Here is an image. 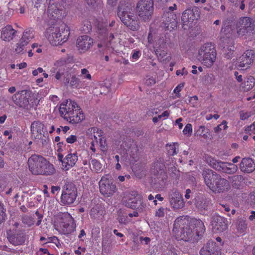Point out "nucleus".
I'll return each instance as SVG.
<instances>
[{"label":"nucleus","instance_id":"27","mask_svg":"<svg viewBox=\"0 0 255 255\" xmlns=\"http://www.w3.org/2000/svg\"><path fill=\"white\" fill-rule=\"evenodd\" d=\"M196 16L193 11L188 9L185 10L182 15V21L184 25L191 23L196 19Z\"/></svg>","mask_w":255,"mask_h":255},{"label":"nucleus","instance_id":"23","mask_svg":"<svg viewBox=\"0 0 255 255\" xmlns=\"http://www.w3.org/2000/svg\"><path fill=\"white\" fill-rule=\"evenodd\" d=\"M31 134L35 138H41L44 134V125L39 122H34L31 125Z\"/></svg>","mask_w":255,"mask_h":255},{"label":"nucleus","instance_id":"53","mask_svg":"<svg viewBox=\"0 0 255 255\" xmlns=\"http://www.w3.org/2000/svg\"><path fill=\"white\" fill-rule=\"evenodd\" d=\"M140 53L138 51H134L132 54L131 58L133 61L136 60L139 58Z\"/></svg>","mask_w":255,"mask_h":255},{"label":"nucleus","instance_id":"34","mask_svg":"<svg viewBox=\"0 0 255 255\" xmlns=\"http://www.w3.org/2000/svg\"><path fill=\"white\" fill-rule=\"evenodd\" d=\"M177 146L178 144L175 143L172 144H167L166 147L168 153L170 155H174L177 154Z\"/></svg>","mask_w":255,"mask_h":255},{"label":"nucleus","instance_id":"45","mask_svg":"<svg viewBox=\"0 0 255 255\" xmlns=\"http://www.w3.org/2000/svg\"><path fill=\"white\" fill-rule=\"evenodd\" d=\"M81 75L83 76L84 78L91 80L92 78L91 74L89 73L88 70L86 68L81 69Z\"/></svg>","mask_w":255,"mask_h":255},{"label":"nucleus","instance_id":"51","mask_svg":"<svg viewBox=\"0 0 255 255\" xmlns=\"http://www.w3.org/2000/svg\"><path fill=\"white\" fill-rule=\"evenodd\" d=\"M188 72L186 70L185 68H183L182 70H178L176 71V74L177 76H179L180 75H187Z\"/></svg>","mask_w":255,"mask_h":255},{"label":"nucleus","instance_id":"1","mask_svg":"<svg viewBox=\"0 0 255 255\" xmlns=\"http://www.w3.org/2000/svg\"><path fill=\"white\" fill-rule=\"evenodd\" d=\"M202 175L206 185L213 192L223 193L230 189L229 181L212 170H205Z\"/></svg>","mask_w":255,"mask_h":255},{"label":"nucleus","instance_id":"29","mask_svg":"<svg viewBox=\"0 0 255 255\" xmlns=\"http://www.w3.org/2000/svg\"><path fill=\"white\" fill-rule=\"evenodd\" d=\"M9 242L14 246H19L24 243L25 239L21 234H14L8 237Z\"/></svg>","mask_w":255,"mask_h":255},{"label":"nucleus","instance_id":"2","mask_svg":"<svg viewBox=\"0 0 255 255\" xmlns=\"http://www.w3.org/2000/svg\"><path fill=\"white\" fill-rule=\"evenodd\" d=\"M59 111L61 117L73 124L80 123L85 119L77 103L71 100L64 101L60 105Z\"/></svg>","mask_w":255,"mask_h":255},{"label":"nucleus","instance_id":"21","mask_svg":"<svg viewBox=\"0 0 255 255\" xmlns=\"http://www.w3.org/2000/svg\"><path fill=\"white\" fill-rule=\"evenodd\" d=\"M60 160L62 162L63 169L68 170L75 165L78 160V156L76 153H70L68 154L63 160Z\"/></svg>","mask_w":255,"mask_h":255},{"label":"nucleus","instance_id":"19","mask_svg":"<svg viewBox=\"0 0 255 255\" xmlns=\"http://www.w3.org/2000/svg\"><path fill=\"white\" fill-rule=\"evenodd\" d=\"M93 40L87 35L79 37L77 39L76 46L78 51L84 53L88 51L93 45Z\"/></svg>","mask_w":255,"mask_h":255},{"label":"nucleus","instance_id":"28","mask_svg":"<svg viewBox=\"0 0 255 255\" xmlns=\"http://www.w3.org/2000/svg\"><path fill=\"white\" fill-rule=\"evenodd\" d=\"M87 133L89 137H90L92 140L94 139V140L97 143L98 139L102 136L103 131L97 128L93 127L89 128Z\"/></svg>","mask_w":255,"mask_h":255},{"label":"nucleus","instance_id":"55","mask_svg":"<svg viewBox=\"0 0 255 255\" xmlns=\"http://www.w3.org/2000/svg\"><path fill=\"white\" fill-rule=\"evenodd\" d=\"M169 115L170 112L168 111H165L161 115H158V117L160 119H161L162 118L166 119L169 117Z\"/></svg>","mask_w":255,"mask_h":255},{"label":"nucleus","instance_id":"60","mask_svg":"<svg viewBox=\"0 0 255 255\" xmlns=\"http://www.w3.org/2000/svg\"><path fill=\"white\" fill-rule=\"evenodd\" d=\"M78 79L74 76L72 77L70 83L72 86H74L78 83Z\"/></svg>","mask_w":255,"mask_h":255},{"label":"nucleus","instance_id":"22","mask_svg":"<svg viewBox=\"0 0 255 255\" xmlns=\"http://www.w3.org/2000/svg\"><path fill=\"white\" fill-rule=\"evenodd\" d=\"M60 219L59 226L63 228L64 231H67V229L70 226H72L74 223V220L72 216L68 213H63L58 215Z\"/></svg>","mask_w":255,"mask_h":255},{"label":"nucleus","instance_id":"9","mask_svg":"<svg viewBox=\"0 0 255 255\" xmlns=\"http://www.w3.org/2000/svg\"><path fill=\"white\" fill-rule=\"evenodd\" d=\"M136 11L141 20H150L153 11V0H139L136 5Z\"/></svg>","mask_w":255,"mask_h":255},{"label":"nucleus","instance_id":"16","mask_svg":"<svg viewBox=\"0 0 255 255\" xmlns=\"http://www.w3.org/2000/svg\"><path fill=\"white\" fill-rule=\"evenodd\" d=\"M255 53L252 50H247L242 56L239 57L236 63L238 68L247 69L253 62Z\"/></svg>","mask_w":255,"mask_h":255},{"label":"nucleus","instance_id":"20","mask_svg":"<svg viewBox=\"0 0 255 255\" xmlns=\"http://www.w3.org/2000/svg\"><path fill=\"white\" fill-rule=\"evenodd\" d=\"M240 169L244 173H251L255 170V163L250 157L243 158L240 164Z\"/></svg>","mask_w":255,"mask_h":255},{"label":"nucleus","instance_id":"4","mask_svg":"<svg viewBox=\"0 0 255 255\" xmlns=\"http://www.w3.org/2000/svg\"><path fill=\"white\" fill-rule=\"evenodd\" d=\"M69 35V28L65 24L50 27L45 33L46 37L52 45H61L68 40Z\"/></svg>","mask_w":255,"mask_h":255},{"label":"nucleus","instance_id":"47","mask_svg":"<svg viewBox=\"0 0 255 255\" xmlns=\"http://www.w3.org/2000/svg\"><path fill=\"white\" fill-rule=\"evenodd\" d=\"M197 100L198 97L196 96H194L190 98L189 100V103L193 107H195L197 104Z\"/></svg>","mask_w":255,"mask_h":255},{"label":"nucleus","instance_id":"35","mask_svg":"<svg viewBox=\"0 0 255 255\" xmlns=\"http://www.w3.org/2000/svg\"><path fill=\"white\" fill-rule=\"evenodd\" d=\"M255 85V79L250 77L247 81L245 82L244 87L245 90L249 91Z\"/></svg>","mask_w":255,"mask_h":255},{"label":"nucleus","instance_id":"41","mask_svg":"<svg viewBox=\"0 0 255 255\" xmlns=\"http://www.w3.org/2000/svg\"><path fill=\"white\" fill-rule=\"evenodd\" d=\"M138 204H139V205H137L135 209H136V210L139 212H144L146 208V204L141 201V199L140 200V201L138 202Z\"/></svg>","mask_w":255,"mask_h":255},{"label":"nucleus","instance_id":"54","mask_svg":"<svg viewBox=\"0 0 255 255\" xmlns=\"http://www.w3.org/2000/svg\"><path fill=\"white\" fill-rule=\"evenodd\" d=\"M43 69L42 68L39 67L32 71V74L34 76L38 75L39 73L43 72Z\"/></svg>","mask_w":255,"mask_h":255},{"label":"nucleus","instance_id":"64","mask_svg":"<svg viewBox=\"0 0 255 255\" xmlns=\"http://www.w3.org/2000/svg\"><path fill=\"white\" fill-rule=\"evenodd\" d=\"M96 143L95 142V140H93L91 143H90V149L93 152H95L96 151V148H95V143Z\"/></svg>","mask_w":255,"mask_h":255},{"label":"nucleus","instance_id":"63","mask_svg":"<svg viewBox=\"0 0 255 255\" xmlns=\"http://www.w3.org/2000/svg\"><path fill=\"white\" fill-rule=\"evenodd\" d=\"M140 241H144L145 244L147 245L149 243V242L150 241V239L148 237H140Z\"/></svg>","mask_w":255,"mask_h":255},{"label":"nucleus","instance_id":"36","mask_svg":"<svg viewBox=\"0 0 255 255\" xmlns=\"http://www.w3.org/2000/svg\"><path fill=\"white\" fill-rule=\"evenodd\" d=\"M227 122L223 121L222 123L214 128V131L215 133H219L222 129L226 130L228 128Z\"/></svg>","mask_w":255,"mask_h":255},{"label":"nucleus","instance_id":"31","mask_svg":"<svg viewBox=\"0 0 255 255\" xmlns=\"http://www.w3.org/2000/svg\"><path fill=\"white\" fill-rule=\"evenodd\" d=\"M89 164L93 171L99 173L102 170V164L97 159H92Z\"/></svg>","mask_w":255,"mask_h":255},{"label":"nucleus","instance_id":"12","mask_svg":"<svg viewBox=\"0 0 255 255\" xmlns=\"http://www.w3.org/2000/svg\"><path fill=\"white\" fill-rule=\"evenodd\" d=\"M255 26V21L248 17L241 18L237 24V33L240 36L250 35Z\"/></svg>","mask_w":255,"mask_h":255},{"label":"nucleus","instance_id":"48","mask_svg":"<svg viewBox=\"0 0 255 255\" xmlns=\"http://www.w3.org/2000/svg\"><path fill=\"white\" fill-rule=\"evenodd\" d=\"M229 22L227 20H225L223 22V26L221 30V33H225L226 31V29L228 28V24Z\"/></svg>","mask_w":255,"mask_h":255},{"label":"nucleus","instance_id":"58","mask_svg":"<svg viewBox=\"0 0 255 255\" xmlns=\"http://www.w3.org/2000/svg\"><path fill=\"white\" fill-rule=\"evenodd\" d=\"M145 83L147 85H151L155 83V80L152 78H150L146 80Z\"/></svg>","mask_w":255,"mask_h":255},{"label":"nucleus","instance_id":"56","mask_svg":"<svg viewBox=\"0 0 255 255\" xmlns=\"http://www.w3.org/2000/svg\"><path fill=\"white\" fill-rule=\"evenodd\" d=\"M89 5L94 6L96 3H99L100 0H85Z\"/></svg>","mask_w":255,"mask_h":255},{"label":"nucleus","instance_id":"49","mask_svg":"<svg viewBox=\"0 0 255 255\" xmlns=\"http://www.w3.org/2000/svg\"><path fill=\"white\" fill-rule=\"evenodd\" d=\"M91 25L89 24V22L88 21H86V23L84 25V26L83 27L82 30L85 33H88L91 30Z\"/></svg>","mask_w":255,"mask_h":255},{"label":"nucleus","instance_id":"61","mask_svg":"<svg viewBox=\"0 0 255 255\" xmlns=\"http://www.w3.org/2000/svg\"><path fill=\"white\" fill-rule=\"evenodd\" d=\"M60 187L58 186H52L51 192L53 194H55L56 192L59 191Z\"/></svg>","mask_w":255,"mask_h":255},{"label":"nucleus","instance_id":"33","mask_svg":"<svg viewBox=\"0 0 255 255\" xmlns=\"http://www.w3.org/2000/svg\"><path fill=\"white\" fill-rule=\"evenodd\" d=\"M69 76V74L67 72H63V71H61V70H60L59 71H58L56 75H55V78L57 79V80H60V79H61L62 77H64V78H66V79H64V82H66V83H69V77H68Z\"/></svg>","mask_w":255,"mask_h":255},{"label":"nucleus","instance_id":"17","mask_svg":"<svg viewBox=\"0 0 255 255\" xmlns=\"http://www.w3.org/2000/svg\"><path fill=\"white\" fill-rule=\"evenodd\" d=\"M140 199L141 196L137 192L131 191L125 193L123 202L127 207L135 209Z\"/></svg>","mask_w":255,"mask_h":255},{"label":"nucleus","instance_id":"6","mask_svg":"<svg viewBox=\"0 0 255 255\" xmlns=\"http://www.w3.org/2000/svg\"><path fill=\"white\" fill-rule=\"evenodd\" d=\"M118 15L123 23L130 29L136 30L139 28L138 21L130 6H120L118 8Z\"/></svg>","mask_w":255,"mask_h":255},{"label":"nucleus","instance_id":"7","mask_svg":"<svg viewBox=\"0 0 255 255\" xmlns=\"http://www.w3.org/2000/svg\"><path fill=\"white\" fill-rule=\"evenodd\" d=\"M197 57L202 64L210 67L216 60V50L211 43H205L200 48Z\"/></svg>","mask_w":255,"mask_h":255},{"label":"nucleus","instance_id":"52","mask_svg":"<svg viewBox=\"0 0 255 255\" xmlns=\"http://www.w3.org/2000/svg\"><path fill=\"white\" fill-rule=\"evenodd\" d=\"M100 233V229L99 227L95 228L93 229L92 232L93 236H95V237H99Z\"/></svg>","mask_w":255,"mask_h":255},{"label":"nucleus","instance_id":"46","mask_svg":"<svg viewBox=\"0 0 255 255\" xmlns=\"http://www.w3.org/2000/svg\"><path fill=\"white\" fill-rule=\"evenodd\" d=\"M77 140V136L74 135H71L66 138V141L68 143H73Z\"/></svg>","mask_w":255,"mask_h":255},{"label":"nucleus","instance_id":"62","mask_svg":"<svg viewBox=\"0 0 255 255\" xmlns=\"http://www.w3.org/2000/svg\"><path fill=\"white\" fill-rule=\"evenodd\" d=\"M65 63V61L63 60H60L59 61H57L55 64V65L57 67L61 66H64V65Z\"/></svg>","mask_w":255,"mask_h":255},{"label":"nucleus","instance_id":"40","mask_svg":"<svg viewBox=\"0 0 255 255\" xmlns=\"http://www.w3.org/2000/svg\"><path fill=\"white\" fill-rule=\"evenodd\" d=\"M167 210L166 208L160 207L155 211V215L158 218L163 217Z\"/></svg>","mask_w":255,"mask_h":255},{"label":"nucleus","instance_id":"59","mask_svg":"<svg viewBox=\"0 0 255 255\" xmlns=\"http://www.w3.org/2000/svg\"><path fill=\"white\" fill-rule=\"evenodd\" d=\"M242 179V176L241 175H235L230 178V180L233 182L237 180H241Z\"/></svg>","mask_w":255,"mask_h":255},{"label":"nucleus","instance_id":"30","mask_svg":"<svg viewBox=\"0 0 255 255\" xmlns=\"http://www.w3.org/2000/svg\"><path fill=\"white\" fill-rule=\"evenodd\" d=\"M33 37V31L31 29H26L23 32V35L20 39L21 43L27 45Z\"/></svg>","mask_w":255,"mask_h":255},{"label":"nucleus","instance_id":"39","mask_svg":"<svg viewBox=\"0 0 255 255\" xmlns=\"http://www.w3.org/2000/svg\"><path fill=\"white\" fill-rule=\"evenodd\" d=\"M26 45V44H24L21 43L20 40H19V42L16 45V47L15 49V52L18 54H21L24 52V51H26L24 50L25 46Z\"/></svg>","mask_w":255,"mask_h":255},{"label":"nucleus","instance_id":"26","mask_svg":"<svg viewBox=\"0 0 255 255\" xmlns=\"http://www.w3.org/2000/svg\"><path fill=\"white\" fill-rule=\"evenodd\" d=\"M15 33L16 31L11 25H6L2 29L1 38L4 41H9L13 39Z\"/></svg>","mask_w":255,"mask_h":255},{"label":"nucleus","instance_id":"42","mask_svg":"<svg viewBox=\"0 0 255 255\" xmlns=\"http://www.w3.org/2000/svg\"><path fill=\"white\" fill-rule=\"evenodd\" d=\"M253 115L252 112H245L244 111H241L240 112V119L242 120H245L251 117Z\"/></svg>","mask_w":255,"mask_h":255},{"label":"nucleus","instance_id":"11","mask_svg":"<svg viewBox=\"0 0 255 255\" xmlns=\"http://www.w3.org/2000/svg\"><path fill=\"white\" fill-rule=\"evenodd\" d=\"M99 185L100 193L106 197L112 196L117 191L116 185L109 179L108 175L101 178Z\"/></svg>","mask_w":255,"mask_h":255},{"label":"nucleus","instance_id":"44","mask_svg":"<svg viewBox=\"0 0 255 255\" xmlns=\"http://www.w3.org/2000/svg\"><path fill=\"white\" fill-rule=\"evenodd\" d=\"M183 132L184 134L191 135V133L192 132V126L191 124H187L184 128Z\"/></svg>","mask_w":255,"mask_h":255},{"label":"nucleus","instance_id":"14","mask_svg":"<svg viewBox=\"0 0 255 255\" xmlns=\"http://www.w3.org/2000/svg\"><path fill=\"white\" fill-rule=\"evenodd\" d=\"M29 94L26 91H21L14 94L12 98L13 102L20 108L29 109L31 105L29 103Z\"/></svg>","mask_w":255,"mask_h":255},{"label":"nucleus","instance_id":"5","mask_svg":"<svg viewBox=\"0 0 255 255\" xmlns=\"http://www.w3.org/2000/svg\"><path fill=\"white\" fill-rule=\"evenodd\" d=\"M189 221L186 217L180 216L176 219L173 233L179 240L187 241L192 238V231L188 225Z\"/></svg>","mask_w":255,"mask_h":255},{"label":"nucleus","instance_id":"25","mask_svg":"<svg viewBox=\"0 0 255 255\" xmlns=\"http://www.w3.org/2000/svg\"><path fill=\"white\" fill-rule=\"evenodd\" d=\"M167 14L168 17L165 21L164 26L167 30L171 31L177 26V16L172 12H168Z\"/></svg>","mask_w":255,"mask_h":255},{"label":"nucleus","instance_id":"15","mask_svg":"<svg viewBox=\"0 0 255 255\" xmlns=\"http://www.w3.org/2000/svg\"><path fill=\"white\" fill-rule=\"evenodd\" d=\"M169 201L171 208L174 210L182 209L185 206V202L182 194L175 189L170 192Z\"/></svg>","mask_w":255,"mask_h":255},{"label":"nucleus","instance_id":"10","mask_svg":"<svg viewBox=\"0 0 255 255\" xmlns=\"http://www.w3.org/2000/svg\"><path fill=\"white\" fill-rule=\"evenodd\" d=\"M77 196L76 186L72 182H66L63 187L61 196V202L64 205H70L74 203Z\"/></svg>","mask_w":255,"mask_h":255},{"label":"nucleus","instance_id":"8","mask_svg":"<svg viewBox=\"0 0 255 255\" xmlns=\"http://www.w3.org/2000/svg\"><path fill=\"white\" fill-rule=\"evenodd\" d=\"M206 160L211 167L216 170L226 174H234L238 170L237 165L230 162H223L211 156H208L206 158Z\"/></svg>","mask_w":255,"mask_h":255},{"label":"nucleus","instance_id":"50","mask_svg":"<svg viewBox=\"0 0 255 255\" xmlns=\"http://www.w3.org/2000/svg\"><path fill=\"white\" fill-rule=\"evenodd\" d=\"M246 130L248 132L251 131L253 133H255V122L253 124H252L251 126L248 127L246 128Z\"/></svg>","mask_w":255,"mask_h":255},{"label":"nucleus","instance_id":"32","mask_svg":"<svg viewBox=\"0 0 255 255\" xmlns=\"http://www.w3.org/2000/svg\"><path fill=\"white\" fill-rule=\"evenodd\" d=\"M209 204V200L204 198L199 199L197 202L196 206L201 211L207 210Z\"/></svg>","mask_w":255,"mask_h":255},{"label":"nucleus","instance_id":"38","mask_svg":"<svg viewBox=\"0 0 255 255\" xmlns=\"http://www.w3.org/2000/svg\"><path fill=\"white\" fill-rule=\"evenodd\" d=\"M90 215L92 218L96 219L99 217L100 215H102V213H100L99 207L96 206L91 209Z\"/></svg>","mask_w":255,"mask_h":255},{"label":"nucleus","instance_id":"3","mask_svg":"<svg viewBox=\"0 0 255 255\" xmlns=\"http://www.w3.org/2000/svg\"><path fill=\"white\" fill-rule=\"evenodd\" d=\"M29 170L34 175H50L55 172L53 165L43 157L34 154L28 159Z\"/></svg>","mask_w":255,"mask_h":255},{"label":"nucleus","instance_id":"24","mask_svg":"<svg viewBox=\"0 0 255 255\" xmlns=\"http://www.w3.org/2000/svg\"><path fill=\"white\" fill-rule=\"evenodd\" d=\"M62 10V7L59 4L50 2L48 6L46 14L49 18L55 19L56 17H58Z\"/></svg>","mask_w":255,"mask_h":255},{"label":"nucleus","instance_id":"57","mask_svg":"<svg viewBox=\"0 0 255 255\" xmlns=\"http://www.w3.org/2000/svg\"><path fill=\"white\" fill-rule=\"evenodd\" d=\"M182 121V118H179L175 121V125L178 126L179 129H181L183 128V124L181 123Z\"/></svg>","mask_w":255,"mask_h":255},{"label":"nucleus","instance_id":"43","mask_svg":"<svg viewBox=\"0 0 255 255\" xmlns=\"http://www.w3.org/2000/svg\"><path fill=\"white\" fill-rule=\"evenodd\" d=\"M184 86V83H180L174 89L173 92L176 94L177 97H180V94H179L180 92L181 91V90L183 88Z\"/></svg>","mask_w":255,"mask_h":255},{"label":"nucleus","instance_id":"18","mask_svg":"<svg viewBox=\"0 0 255 255\" xmlns=\"http://www.w3.org/2000/svg\"><path fill=\"white\" fill-rule=\"evenodd\" d=\"M201 255H221V248L216 243L209 241L201 249Z\"/></svg>","mask_w":255,"mask_h":255},{"label":"nucleus","instance_id":"13","mask_svg":"<svg viewBox=\"0 0 255 255\" xmlns=\"http://www.w3.org/2000/svg\"><path fill=\"white\" fill-rule=\"evenodd\" d=\"M211 226L214 232L221 233L227 230L228 222L227 219L218 215H214L210 219Z\"/></svg>","mask_w":255,"mask_h":255},{"label":"nucleus","instance_id":"37","mask_svg":"<svg viewBox=\"0 0 255 255\" xmlns=\"http://www.w3.org/2000/svg\"><path fill=\"white\" fill-rule=\"evenodd\" d=\"M247 228V223L244 220H240L238 221L237 229L238 231L242 233L246 231Z\"/></svg>","mask_w":255,"mask_h":255}]
</instances>
